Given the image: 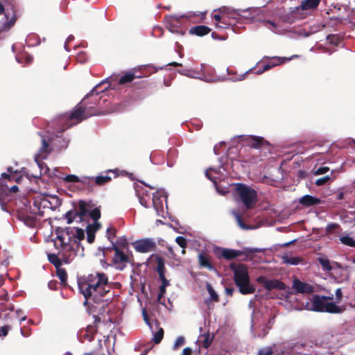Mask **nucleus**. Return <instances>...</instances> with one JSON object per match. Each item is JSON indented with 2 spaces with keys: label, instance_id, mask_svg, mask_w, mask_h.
<instances>
[{
  "label": "nucleus",
  "instance_id": "obj_1",
  "mask_svg": "<svg viewBox=\"0 0 355 355\" xmlns=\"http://www.w3.org/2000/svg\"><path fill=\"white\" fill-rule=\"evenodd\" d=\"M80 292L85 298L84 304H98L105 300V297L112 288V282L103 272H94L78 279Z\"/></svg>",
  "mask_w": 355,
  "mask_h": 355
},
{
  "label": "nucleus",
  "instance_id": "obj_2",
  "mask_svg": "<svg viewBox=\"0 0 355 355\" xmlns=\"http://www.w3.org/2000/svg\"><path fill=\"white\" fill-rule=\"evenodd\" d=\"M85 237L84 230L77 227H68L57 230L56 247L60 246L59 254L65 263H69L75 257L84 255V248L80 242Z\"/></svg>",
  "mask_w": 355,
  "mask_h": 355
},
{
  "label": "nucleus",
  "instance_id": "obj_3",
  "mask_svg": "<svg viewBox=\"0 0 355 355\" xmlns=\"http://www.w3.org/2000/svg\"><path fill=\"white\" fill-rule=\"evenodd\" d=\"M98 92L94 88L71 113L63 116L62 121L69 119L80 122L89 116L97 114L95 107L98 101Z\"/></svg>",
  "mask_w": 355,
  "mask_h": 355
},
{
  "label": "nucleus",
  "instance_id": "obj_4",
  "mask_svg": "<svg viewBox=\"0 0 355 355\" xmlns=\"http://www.w3.org/2000/svg\"><path fill=\"white\" fill-rule=\"evenodd\" d=\"M42 137V146L40 147L38 153L35 156V161L37 164V167L40 168L39 173H26L27 177L29 178L32 176L35 178H38L42 173H45L49 170L48 167L42 162L47 157L49 153L51 151L54 146L58 147L59 145L57 144V140L59 139L58 135H55L53 133H49L46 135H41Z\"/></svg>",
  "mask_w": 355,
  "mask_h": 355
},
{
  "label": "nucleus",
  "instance_id": "obj_5",
  "mask_svg": "<svg viewBox=\"0 0 355 355\" xmlns=\"http://www.w3.org/2000/svg\"><path fill=\"white\" fill-rule=\"evenodd\" d=\"M89 205L84 202L80 201L78 204V209L75 211H69L65 214V218L67 220L68 223L73 222H82L85 218L89 216L94 221V230L99 228V224L96 223V221L101 217V212L98 208H95L91 211L89 209Z\"/></svg>",
  "mask_w": 355,
  "mask_h": 355
},
{
  "label": "nucleus",
  "instance_id": "obj_6",
  "mask_svg": "<svg viewBox=\"0 0 355 355\" xmlns=\"http://www.w3.org/2000/svg\"><path fill=\"white\" fill-rule=\"evenodd\" d=\"M231 268L234 272V281L239 292L243 295L254 293L255 287L250 284L247 267L243 264H233Z\"/></svg>",
  "mask_w": 355,
  "mask_h": 355
},
{
  "label": "nucleus",
  "instance_id": "obj_7",
  "mask_svg": "<svg viewBox=\"0 0 355 355\" xmlns=\"http://www.w3.org/2000/svg\"><path fill=\"white\" fill-rule=\"evenodd\" d=\"M234 187L235 200L242 202L247 209L252 208L257 202V191L251 187L243 183H236Z\"/></svg>",
  "mask_w": 355,
  "mask_h": 355
},
{
  "label": "nucleus",
  "instance_id": "obj_8",
  "mask_svg": "<svg viewBox=\"0 0 355 355\" xmlns=\"http://www.w3.org/2000/svg\"><path fill=\"white\" fill-rule=\"evenodd\" d=\"M329 299L331 300L332 297H326L324 296L314 295L306 302L305 308L307 310L317 312H328L331 313L340 312V309L334 303L329 302Z\"/></svg>",
  "mask_w": 355,
  "mask_h": 355
},
{
  "label": "nucleus",
  "instance_id": "obj_9",
  "mask_svg": "<svg viewBox=\"0 0 355 355\" xmlns=\"http://www.w3.org/2000/svg\"><path fill=\"white\" fill-rule=\"evenodd\" d=\"M58 205L57 197L38 195L34 198L33 211L40 216H43L47 211L55 209Z\"/></svg>",
  "mask_w": 355,
  "mask_h": 355
},
{
  "label": "nucleus",
  "instance_id": "obj_10",
  "mask_svg": "<svg viewBox=\"0 0 355 355\" xmlns=\"http://www.w3.org/2000/svg\"><path fill=\"white\" fill-rule=\"evenodd\" d=\"M193 15H195V14H192L191 12L183 15H168L165 18L166 26L171 33L182 35L185 31L182 28V26L186 20H189Z\"/></svg>",
  "mask_w": 355,
  "mask_h": 355
},
{
  "label": "nucleus",
  "instance_id": "obj_11",
  "mask_svg": "<svg viewBox=\"0 0 355 355\" xmlns=\"http://www.w3.org/2000/svg\"><path fill=\"white\" fill-rule=\"evenodd\" d=\"M166 192L164 189H159L153 196V205L157 215L165 218L168 215L166 204Z\"/></svg>",
  "mask_w": 355,
  "mask_h": 355
},
{
  "label": "nucleus",
  "instance_id": "obj_12",
  "mask_svg": "<svg viewBox=\"0 0 355 355\" xmlns=\"http://www.w3.org/2000/svg\"><path fill=\"white\" fill-rule=\"evenodd\" d=\"M136 251L141 253H148L155 250L156 243L153 239L137 240L132 243Z\"/></svg>",
  "mask_w": 355,
  "mask_h": 355
},
{
  "label": "nucleus",
  "instance_id": "obj_13",
  "mask_svg": "<svg viewBox=\"0 0 355 355\" xmlns=\"http://www.w3.org/2000/svg\"><path fill=\"white\" fill-rule=\"evenodd\" d=\"M10 181L11 178L8 175L5 173L1 174V177L0 178V206L1 209L5 211H7V209L4 206L3 198L7 196L9 193L8 182Z\"/></svg>",
  "mask_w": 355,
  "mask_h": 355
},
{
  "label": "nucleus",
  "instance_id": "obj_14",
  "mask_svg": "<svg viewBox=\"0 0 355 355\" xmlns=\"http://www.w3.org/2000/svg\"><path fill=\"white\" fill-rule=\"evenodd\" d=\"M113 249L115 253L112 259V263L116 270H122L128 262V257L117 246L113 245Z\"/></svg>",
  "mask_w": 355,
  "mask_h": 355
},
{
  "label": "nucleus",
  "instance_id": "obj_15",
  "mask_svg": "<svg viewBox=\"0 0 355 355\" xmlns=\"http://www.w3.org/2000/svg\"><path fill=\"white\" fill-rule=\"evenodd\" d=\"M17 17L13 10H6L4 17L0 21V33L9 31L16 21Z\"/></svg>",
  "mask_w": 355,
  "mask_h": 355
},
{
  "label": "nucleus",
  "instance_id": "obj_16",
  "mask_svg": "<svg viewBox=\"0 0 355 355\" xmlns=\"http://www.w3.org/2000/svg\"><path fill=\"white\" fill-rule=\"evenodd\" d=\"M257 281L259 284H262L268 290H270L272 288L285 290L286 288V286L283 282L278 280L268 279L264 276L259 277Z\"/></svg>",
  "mask_w": 355,
  "mask_h": 355
},
{
  "label": "nucleus",
  "instance_id": "obj_17",
  "mask_svg": "<svg viewBox=\"0 0 355 355\" xmlns=\"http://www.w3.org/2000/svg\"><path fill=\"white\" fill-rule=\"evenodd\" d=\"M239 139L244 141L248 145L252 148H258L265 144H268V141H266L263 137L258 136L252 135H241L239 136Z\"/></svg>",
  "mask_w": 355,
  "mask_h": 355
},
{
  "label": "nucleus",
  "instance_id": "obj_18",
  "mask_svg": "<svg viewBox=\"0 0 355 355\" xmlns=\"http://www.w3.org/2000/svg\"><path fill=\"white\" fill-rule=\"evenodd\" d=\"M292 288L295 293L309 294L313 292V286L303 282L297 278H294Z\"/></svg>",
  "mask_w": 355,
  "mask_h": 355
},
{
  "label": "nucleus",
  "instance_id": "obj_19",
  "mask_svg": "<svg viewBox=\"0 0 355 355\" xmlns=\"http://www.w3.org/2000/svg\"><path fill=\"white\" fill-rule=\"evenodd\" d=\"M202 71H203V64H201L200 67L196 70L183 69V70L178 71V72L183 76H187L189 78H192L200 79V80H205L206 82H209V80L205 78Z\"/></svg>",
  "mask_w": 355,
  "mask_h": 355
},
{
  "label": "nucleus",
  "instance_id": "obj_20",
  "mask_svg": "<svg viewBox=\"0 0 355 355\" xmlns=\"http://www.w3.org/2000/svg\"><path fill=\"white\" fill-rule=\"evenodd\" d=\"M300 6L292 9L288 21V23L292 24L296 20L304 19L307 16L308 11L306 10H300Z\"/></svg>",
  "mask_w": 355,
  "mask_h": 355
},
{
  "label": "nucleus",
  "instance_id": "obj_21",
  "mask_svg": "<svg viewBox=\"0 0 355 355\" xmlns=\"http://www.w3.org/2000/svg\"><path fill=\"white\" fill-rule=\"evenodd\" d=\"M217 254L227 260H231L239 256L241 252L236 250L220 248L217 249Z\"/></svg>",
  "mask_w": 355,
  "mask_h": 355
},
{
  "label": "nucleus",
  "instance_id": "obj_22",
  "mask_svg": "<svg viewBox=\"0 0 355 355\" xmlns=\"http://www.w3.org/2000/svg\"><path fill=\"white\" fill-rule=\"evenodd\" d=\"M64 180L69 182H80L82 184H89L90 180H93L92 177L82 176L78 177L75 175H67L64 178Z\"/></svg>",
  "mask_w": 355,
  "mask_h": 355
},
{
  "label": "nucleus",
  "instance_id": "obj_23",
  "mask_svg": "<svg viewBox=\"0 0 355 355\" xmlns=\"http://www.w3.org/2000/svg\"><path fill=\"white\" fill-rule=\"evenodd\" d=\"M157 271L159 274V279L162 281V285L167 287L169 285V282L164 276V262L162 259H159L157 260Z\"/></svg>",
  "mask_w": 355,
  "mask_h": 355
},
{
  "label": "nucleus",
  "instance_id": "obj_24",
  "mask_svg": "<svg viewBox=\"0 0 355 355\" xmlns=\"http://www.w3.org/2000/svg\"><path fill=\"white\" fill-rule=\"evenodd\" d=\"M299 202L300 204L309 207L320 204V200L310 195H305L300 199Z\"/></svg>",
  "mask_w": 355,
  "mask_h": 355
},
{
  "label": "nucleus",
  "instance_id": "obj_25",
  "mask_svg": "<svg viewBox=\"0 0 355 355\" xmlns=\"http://www.w3.org/2000/svg\"><path fill=\"white\" fill-rule=\"evenodd\" d=\"M282 259L284 263L291 266H297L302 261L300 257H293L288 254L282 255Z\"/></svg>",
  "mask_w": 355,
  "mask_h": 355
},
{
  "label": "nucleus",
  "instance_id": "obj_26",
  "mask_svg": "<svg viewBox=\"0 0 355 355\" xmlns=\"http://www.w3.org/2000/svg\"><path fill=\"white\" fill-rule=\"evenodd\" d=\"M110 172L113 173L114 171L110 170L108 171L102 173L101 175H99L95 178L92 177L94 179L90 180V182L95 181L96 184H98V185L104 184L108 182L109 181H110L112 179L111 177L108 175V173H110Z\"/></svg>",
  "mask_w": 355,
  "mask_h": 355
},
{
  "label": "nucleus",
  "instance_id": "obj_27",
  "mask_svg": "<svg viewBox=\"0 0 355 355\" xmlns=\"http://www.w3.org/2000/svg\"><path fill=\"white\" fill-rule=\"evenodd\" d=\"M321 0H303L300 3V10H306L307 11L315 9L318 7Z\"/></svg>",
  "mask_w": 355,
  "mask_h": 355
},
{
  "label": "nucleus",
  "instance_id": "obj_28",
  "mask_svg": "<svg viewBox=\"0 0 355 355\" xmlns=\"http://www.w3.org/2000/svg\"><path fill=\"white\" fill-rule=\"evenodd\" d=\"M210 29L206 26H197L192 27L189 30V33L191 35H196L198 36H203L209 33Z\"/></svg>",
  "mask_w": 355,
  "mask_h": 355
},
{
  "label": "nucleus",
  "instance_id": "obj_29",
  "mask_svg": "<svg viewBox=\"0 0 355 355\" xmlns=\"http://www.w3.org/2000/svg\"><path fill=\"white\" fill-rule=\"evenodd\" d=\"M339 241L341 244L351 247L355 248V239L350 236L348 234H343L340 236Z\"/></svg>",
  "mask_w": 355,
  "mask_h": 355
},
{
  "label": "nucleus",
  "instance_id": "obj_30",
  "mask_svg": "<svg viewBox=\"0 0 355 355\" xmlns=\"http://www.w3.org/2000/svg\"><path fill=\"white\" fill-rule=\"evenodd\" d=\"M294 57H297V55H294L291 58L275 56V57L271 58L270 61L269 62L273 68V67L278 66V65L281 64L282 63H284L286 61H290Z\"/></svg>",
  "mask_w": 355,
  "mask_h": 355
},
{
  "label": "nucleus",
  "instance_id": "obj_31",
  "mask_svg": "<svg viewBox=\"0 0 355 355\" xmlns=\"http://www.w3.org/2000/svg\"><path fill=\"white\" fill-rule=\"evenodd\" d=\"M212 338L213 337L209 334H203L199 336L198 342L203 347L207 348L210 345Z\"/></svg>",
  "mask_w": 355,
  "mask_h": 355
},
{
  "label": "nucleus",
  "instance_id": "obj_32",
  "mask_svg": "<svg viewBox=\"0 0 355 355\" xmlns=\"http://www.w3.org/2000/svg\"><path fill=\"white\" fill-rule=\"evenodd\" d=\"M198 261L200 266L206 268L209 270H214V268L210 263L209 259L203 254H200L198 255Z\"/></svg>",
  "mask_w": 355,
  "mask_h": 355
},
{
  "label": "nucleus",
  "instance_id": "obj_33",
  "mask_svg": "<svg viewBox=\"0 0 355 355\" xmlns=\"http://www.w3.org/2000/svg\"><path fill=\"white\" fill-rule=\"evenodd\" d=\"M210 171H214V173H218V170H216V169H214V168H210L209 170H207L206 172H205V175L211 180L214 182V184H215L216 186V189L218 193L222 194V195H225V193H226L225 191L224 190H220L219 188L218 187V186L216 185V178L215 177H213L211 176L209 173Z\"/></svg>",
  "mask_w": 355,
  "mask_h": 355
},
{
  "label": "nucleus",
  "instance_id": "obj_34",
  "mask_svg": "<svg viewBox=\"0 0 355 355\" xmlns=\"http://www.w3.org/2000/svg\"><path fill=\"white\" fill-rule=\"evenodd\" d=\"M48 259L49 261L56 267L60 266L62 264V261H63L61 256L59 254V252L58 254H49L48 255Z\"/></svg>",
  "mask_w": 355,
  "mask_h": 355
},
{
  "label": "nucleus",
  "instance_id": "obj_35",
  "mask_svg": "<svg viewBox=\"0 0 355 355\" xmlns=\"http://www.w3.org/2000/svg\"><path fill=\"white\" fill-rule=\"evenodd\" d=\"M135 78L132 71L126 72L119 80V84L123 85L131 82Z\"/></svg>",
  "mask_w": 355,
  "mask_h": 355
},
{
  "label": "nucleus",
  "instance_id": "obj_36",
  "mask_svg": "<svg viewBox=\"0 0 355 355\" xmlns=\"http://www.w3.org/2000/svg\"><path fill=\"white\" fill-rule=\"evenodd\" d=\"M232 214H233V216H234L235 219H236V221L238 224V225L241 228V229H243V230H248V229H251V227H250L249 226H247L245 225L243 221H242V218H241V216H240V214L238 213L237 211L236 210H232Z\"/></svg>",
  "mask_w": 355,
  "mask_h": 355
},
{
  "label": "nucleus",
  "instance_id": "obj_37",
  "mask_svg": "<svg viewBox=\"0 0 355 355\" xmlns=\"http://www.w3.org/2000/svg\"><path fill=\"white\" fill-rule=\"evenodd\" d=\"M265 23L266 24H270L272 26V28H269L274 33H277V34H282L284 33V28L280 27L278 24H277L274 21H266Z\"/></svg>",
  "mask_w": 355,
  "mask_h": 355
},
{
  "label": "nucleus",
  "instance_id": "obj_38",
  "mask_svg": "<svg viewBox=\"0 0 355 355\" xmlns=\"http://www.w3.org/2000/svg\"><path fill=\"white\" fill-rule=\"evenodd\" d=\"M164 336V329L161 327L155 332H153V340L155 344H158L161 342Z\"/></svg>",
  "mask_w": 355,
  "mask_h": 355
},
{
  "label": "nucleus",
  "instance_id": "obj_39",
  "mask_svg": "<svg viewBox=\"0 0 355 355\" xmlns=\"http://www.w3.org/2000/svg\"><path fill=\"white\" fill-rule=\"evenodd\" d=\"M272 350H275V353H272L273 355H284L286 352V347L284 344L275 345L273 347H271Z\"/></svg>",
  "mask_w": 355,
  "mask_h": 355
},
{
  "label": "nucleus",
  "instance_id": "obj_40",
  "mask_svg": "<svg viewBox=\"0 0 355 355\" xmlns=\"http://www.w3.org/2000/svg\"><path fill=\"white\" fill-rule=\"evenodd\" d=\"M207 289L210 295L209 300L217 302L218 300V295L209 284H207Z\"/></svg>",
  "mask_w": 355,
  "mask_h": 355
},
{
  "label": "nucleus",
  "instance_id": "obj_41",
  "mask_svg": "<svg viewBox=\"0 0 355 355\" xmlns=\"http://www.w3.org/2000/svg\"><path fill=\"white\" fill-rule=\"evenodd\" d=\"M319 262L322 267L323 270L327 271H331L332 268L330 264V261L325 258H321L319 259Z\"/></svg>",
  "mask_w": 355,
  "mask_h": 355
},
{
  "label": "nucleus",
  "instance_id": "obj_42",
  "mask_svg": "<svg viewBox=\"0 0 355 355\" xmlns=\"http://www.w3.org/2000/svg\"><path fill=\"white\" fill-rule=\"evenodd\" d=\"M253 70V68H251L250 69H249L248 71H247L245 73H243V74H241V75H236L234 77H232L230 78V80H232V81H241L243 80H244L246 77V75L251 71Z\"/></svg>",
  "mask_w": 355,
  "mask_h": 355
},
{
  "label": "nucleus",
  "instance_id": "obj_43",
  "mask_svg": "<svg viewBox=\"0 0 355 355\" xmlns=\"http://www.w3.org/2000/svg\"><path fill=\"white\" fill-rule=\"evenodd\" d=\"M57 276L60 279L62 282H65L67 279V272L62 269H58L57 270Z\"/></svg>",
  "mask_w": 355,
  "mask_h": 355
},
{
  "label": "nucleus",
  "instance_id": "obj_44",
  "mask_svg": "<svg viewBox=\"0 0 355 355\" xmlns=\"http://www.w3.org/2000/svg\"><path fill=\"white\" fill-rule=\"evenodd\" d=\"M107 239L112 242V243H113V238L115 236V233H116V230L112 227H109L107 228Z\"/></svg>",
  "mask_w": 355,
  "mask_h": 355
},
{
  "label": "nucleus",
  "instance_id": "obj_45",
  "mask_svg": "<svg viewBox=\"0 0 355 355\" xmlns=\"http://www.w3.org/2000/svg\"><path fill=\"white\" fill-rule=\"evenodd\" d=\"M275 353V350H272L271 347H266L259 351L258 355H272Z\"/></svg>",
  "mask_w": 355,
  "mask_h": 355
},
{
  "label": "nucleus",
  "instance_id": "obj_46",
  "mask_svg": "<svg viewBox=\"0 0 355 355\" xmlns=\"http://www.w3.org/2000/svg\"><path fill=\"white\" fill-rule=\"evenodd\" d=\"M339 227V225L337 223H329L326 227V233L327 234H332L333 230Z\"/></svg>",
  "mask_w": 355,
  "mask_h": 355
},
{
  "label": "nucleus",
  "instance_id": "obj_47",
  "mask_svg": "<svg viewBox=\"0 0 355 355\" xmlns=\"http://www.w3.org/2000/svg\"><path fill=\"white\" fill-rule=\"evenodd\" d=\"M184 343V338L182 336H179L178 338H177V339L175 340V341L173 344V349H178L179 347L183 345Z\"/></svg>",
  "mask_w": 355,
  "mask_h": 355
},
{
  "label": "nucleus",
  "instance_id": "obj_48",
  "mask_svg": "<svg viewBox=\"0 0 355 355\" xmlns=\"http://www.w3.org/2000/svg\"><path fill=\"white\" fill-rule=\"evenodd\" d=\"M330 180V177L329 175H326L321 178L318 179L315 181V184L318 186H321L325 184Z\"/></svg>",
  "mask_w": 355,
  "mask_h": 355
},
{
  "label": "nucleus",
  "instance_id": "obj_49",
  "mask_svg": "<svg viewBox=\"0 0 355 355\" xmlns=\"http://www.w3.org/2000/svg\"><path fill=\"white\" fill-rule=\"evenodd\" d=\"M176 243L182 248H185L187 246L186 239L183 236H178L175 239Z\"/></svg>",
  "mask_w": 355,
  "mask_h": 355
},
{
  "label": "nucleus",
  "instance_id": "obj_50",
  "mask_svg": "<svg viewBox=\"0 0 355 355\" xmlns=\"http://www.w3.org/2000/svg\"><path fill=\"white\" fill-rule=\"evenodd\" d=\"M329 171V167L327 166H320L318 168H317L314 173L315 175H322L324 173H326Z\"/></svg>",
  "mask_w": 355,
  "mask_h": 355
},
{
  "label": "nucleus",
  "instance_id": "obj_51",
  "mask_svg": "<svg viewBox=\"0 0 355 355\" xmlns=\"http://www.w3.org/2000/svg\"><path fill=\"white\" fill-rule=\"evenodd\" d=\"M10 329V327L6 325L0 329V336H6L8 334V331Z\"/></svg>",
  "mask_w": 355,
  "mask_h": 355
},
{
  "label": "nucleus",
  "instance_id": "obj_52",
  "mask_svg": "<svg viewBox=\"0 0 355 355\" xmlns=\"http://www.w3.org/2000/svg\"><path fill=\"white\" fill-rule=\"evenodd\" d=\"M327 40L329 41V43L331 44H338V38L335 35H329L327 37Z\"/></svg>",
  "mask_w": 355,
  "mask_h": 355
},
{
  "label": "nucleus",
  "instance_id": "obj_53",
  "mask_svg": "<svg viewBox=\"0 0 355 355\" xmlns=\"http://www.w3.org/2000/svg\"><path fill=\"white\" fill-rule=\"evenodd\" d=\"M89 226H87L88 232H87V240L88 243H92L94 241L95 236H94V233H92L89 232Z\"/></svg>",
  "mask_w": 355,
  "mask_h": 355
},
{
  "label": "nucleus",
  "instance_id": "obj_54",
  "mask_svg": "<svg viewBox=\"0 0 355 355\" xmlns=\"http://www.w3.org/2000/svg\"><path fill=\"white\" fill-rule=\"evenodd\" d=\"M138 198H139V203L144 207L147 208L148 207V203H147V201L146 200L145 198L143 197V196H141L140 194L138 193Z\"/></svg>",
  "mask_w": 355,
  "mask_h": 355
},
{
  "label": "nucleus",
  "instance_id": "obj_55",
  "mask_svg": "<svg viewBox=\"0 0 355 355\" xmlns=\"http://www.w3.org/2000/svg\"><path fill=\"white\" fill-rule=\"evenodd\" d=\"M335 293H336L337 302H339L340 301V300L342 298V295H343L341 289L337 288Z\"/></svg>",
  "mask_w": 355,
  "mask_h": 355
},
{
  "label": "nucleus",
  "instance_id": "obj_56",
  "mask_svg": "<svg viewBox=\"0 0 355 355\" xmlns=\"http://www.w3.org/2000/svg\"><path fill=\"white\" fill-rule=\"evenodd\" d=\"M73 35H69L66 41H65V43H64V49L67 51H69V48H68V43L70 42L71 41H72L73 40Z\"/></svg>",
  "mask_w": 355,
  "mask_h": 355
},
{
  "label": "nucleus",
  "instance_id": "obj_57",
  "mask_svg": "<svg viewBox=\"0 0 355 355\" xmlns=\"http://www.w3.org/2000/svg\"><path fill=\"white\" fill-rule=\"evenodd\" d=\"M192 352H193V350L191 348L186 347L183 349L181 355H191Z\"/></svg>",
  "mask_w": 355,
  "mask_h": 355
},
{
  "label": "nucleus",
  "instance_id": "obj_58",
  "mask_svg": "<svg viewBox=\"0 0 355 355\" xmlns=\"http://www.w3.org/2000/svg\"><path fill=\"white\" fill-rule=\"evenodd\" d=\"M142 315H143L144 320L146 322V323L150 327V329H152V327L150 326V324L149 323L148 315H147V313H146L145 310H143Z\"/></svg>",
  "mask_w": 355,
  "mask_h": 355
},
{
  "label": "nucleus",
  "instance_id": "obj_59",
  "mask_svg": "<svg viewBox=\"0 0 355 355\" xmlns=\"http://www.w3.org/2000/svg\"><path fill=\"white\" fill-rule=\"evenodd\" d=\"M213 15V18L217 21V22H220L221 21L222 19H223V17L218 14H212Z\"/></svg>",
  "mask_w": 355,
  "mask_h": 355
},
{
  "label": "nucleus",
  "instance_id": "obj_60",
  "mask_svg": "<svg viewBox=\"0 0 355 355\" xmlns=\"http://www.w3.org/2000/svg\"><path fill=\"white\" fill-rule=\"evenodd\" d=\"M234 289L233 288H225V293L228 295H232L234 293Z\"/></svg>",
  "mask_w": 355,
  "mask_h": 355
},
{
  "label": "nucleus",
  "instance_id": "obj_61",
  "mask_svg": "<svg viewBox=\"0 0 355 355\" xmlns=\"http://www.w3.org/2000/svg\"><path fill=\"white\" fill-rule=\"evenodd\" d=\"M18 191V187L17 185H13L11 187H9V193L13 192L15 193Z\"/></svg>",
  "mask_w": 355,
  "mask_h": 355
},
{
  "label": "nucleus",
  "instance_id": "obj_62",
  "mask_svg": "<svg viewBox=\"0 0 355 355\" xmlns=\"http://www.w3.org/2000/svg\"><path fill=\"white\" fill-rule=\"evenodd\" d=\"M219 12L222 13L227 14L229 13V8L227 7H222L218 10Z\"/></svg>",
  "mask_w": 355,
  "mask_h": 355
},
{
  "label": "nucleus",
  "instance_id": "obj_63",
  "mask_svg": "<svg viewBox=\"0 0 355 355\" xmlns=\"http://www.w3.org/2000/svg\"><path fill=\"white\" fill-rule=\"evenodd\" d=\"M272 65H271V64H270V62H268V64H265V65H264V67H263V71H268V70H269V69H272Z\"/></svg>",
  "mask_w": 355,
  "mask_h": 355
},
{
  "label": "nucleus",
  "instance_id": "obj_64",
  "mask_svg": "<svg viewBox=\"0 0 355 355\" xmlns=\"http://www.w3.org/2000/svg\"><path fill=\"white\" fill-rule=\"evenodd\" d=\"M272 65H271V64H270V62H268V64H265V65H264V67H263V71H268V70H269V69H272Z\"/></svg>",
  "mask_w": 355,
  "mask_h": 355
}]
</instances>
